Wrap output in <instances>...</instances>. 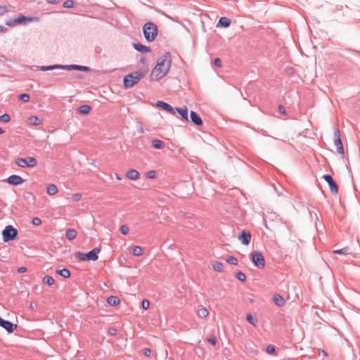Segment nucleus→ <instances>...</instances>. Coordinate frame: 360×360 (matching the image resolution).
<instances>
[{
  "label": "nucleus",
  "mask_w": 360,
  "mask_h": 360,
  "mask_svg": "<svg viewBox=\"0 0 360 360\" xmlns=\"http://www.w3.org/2000/svg\"><path fill=\"white\" fill-rule=\"evenodd\" d=\"M172 65V58L169 53H167L160 57L155 66L151 71L150 78L152 81H158L165 77L169 72Z\"/></svg>",
  "instance_id": "1"
},
{
  "label": "nucleus",
  "mask_w": 360,
  "mask_h": 360,
  "mask_svg": "<svg viewBox=\"0 0 360 360\" xmlns=\"http://www.w3.org/2000/svg\"><path fill=\"white\" fill-rule=\"evenodd\" d=\"M147 66L140 68L139 70L128 74L124 77V85L126 89H129L139 83L148 72Z\"/></svg>",
  "instance_id": "2"
},
{
  "label": "nucleus",
  "mask_w": 360,
  "mask_h": 360,
  "mask_svg": "<svg viewBox=\"0 0 360 360\" xmlns=\"http://www.w3.org/2000/svg\"><path fill=\"white\" fill-rule=\"evenodd\" d=\"M143 31L146 39L148 41H153L158 35L157 26L152 22L146 23L143 25Z\"/></svg>",
  "instance_id": "3"
},
{
  "label": "nucleus",
  "mask_w": 360,
  "mask_h": 360,
  "mask_svg": "<svg viewBox=\"0 0 360 360\" xmlns=\"http://www.w3.org/2000/svg\"><path fill=\"white\" fill-rule=\"evenodd\" d=\"M18 236V231L11 225H8L2 231V236L4 242L14 240Z\"/></svg>",
  "instance_id": "4"
},
{
  "label": "nucleus",
  "mask_w": 360,
  "mask_h": 360,
  "mask_svg": "<svg viewBox=\"0 0 360 360\" xmlns=\"http://www.w3.org/2000/svg\"><path fill=\"white\" fill-rule=\"evenodd\" d=\"M15 165L20 167H34L37 165V160L33 157H28L25 159L18 158L15 160Z\"/></svg>",
  "instance_id": "5"
},
{
  "label": "nucleus",
  "mask_w": 360,
  "mask_h": 360,
  "mask_svg": "<svg viewBox=\"0 0 360 360\" xmlns=\"http://www.w3.org/2000/svg\"><path fill=\"white\" fill-rule=\"evenodd\" d=\"M250 256L252 262L257 268L263 269L265 267V260L261 252L253 251Z\"/></svg>",
  "instance_id": "6"
},
{
  "label": "nucleus",
  "mask_w": 360,
  "mask_h": 360,
  "mask_svg": "<svg viewBox=\"0 0 360 360\" xmlns=\"http://www.w3.org/2000/svg\"><path fill=\"white\" fill-rule=\"evenodd\" d=\"M323 178L328 184L330 192L333 194H334V195L338 194V186L336 184V183L334 181V180L332 178V176L330 175H328V174H325V175L323 176Z\"/></svg>",
  "instance_id": "7"
},
{
  "label": "nucleus",
  "mask_w": 360,
  "mask_h": 360,
  "mask_svg": "<svg viewBox=\"0 0 360 360\" xmlns=\"http://www.w3.org/2000/svg\"><path fill=\"white\" fill-rule=\"evenodd\" d=\"M38 21H39V18L37 17H26V16L22 15V14H19L15 18V22H17L18 25H20V24L25 25L28 22H38Z\"/></svg>",
  "instance_id": "8"
},
{
  "label": "nucleus",
  "mask_w": 360,
  "mask_h": 360,
  "mask_svg": "<svg viewBox=\"0 0 360 360\" xmlns=\"http://www.w3.org/2000/svg\"><path fill=\"white\" fill-rule=\"evenodd\" d=\"M238 238L244 245H248L251 240V233L249 231L243 230Z\"/></svg>",
  "instance_id": "9"
},
{
  "label": "nucleus",
  "mask_w": 360,
  "mask_h": 360,
  "mask_svg": "<svg viewBox=\"0 0 360 360\" xmlns=\"http://www.w3.org/2000/svg\"><path fill=\"white\" fill-rule=\"evenodd\" d=\"M6 181L11 185L18 186L22 184L24 182V180L21 176L13 174L7 179Z\"/></svg>",
  "instance_id": "10"
},
{
  "label": "nucleus",
  "mask_w": 360,
  "mask_h": 360,
  "mask_svg": "<svg viewBox=\"0 0 360 360\" xmlns=\"http://www.w3.org/2000/svg\"><path fill=\"white\" fill-rule=\"evenodd\" d=\"M335 134L336 138L334 140V144L336 146L337 152L343 155L344 154V148H343V146H342L341 139L339 136V131L337 130V131L335 132Z\"/></svg>",
  "instance_id": "11"
},
{
  "label": "nucleus",
  "mask_w": 360,
  "mask_h": 360,
  "mask_svg": "<svg viewBox=\"0 0 360 360\" xmlns=\"http://www.w3.org/2000/svg\"><path fill=\"white\" fill-rule=\"evenodd\" d=\"M0 326L4 328L7 332L11 333L14 331V330L17 328L18 326L16 324L12 323L11 322H10L8 321L3 320Z\"/></svg>",
  "instance_id": "12"
},
{
  "label": "nucleus",
  "mask_w": 360,
  "mask_h": 360,
  "mask_svg": "<svg viewBox=\"0 0 360 360\" xmlns=\"http://www.w3.org/2000/svg\"><path fill=\"white\" fill-rule=\"evenodd\" d=\"M100 252H101V250L99 248H95L89 252L86 253V260L96 261L98 258V255Z\"/></svg>",
  "instance_id": "13"
},
{
  "label": "nucleus",
  "mask_w": 360,
  "mask_h": 360,
  "mask_svg": "<svg viewBox=\"0 0 360 360\" xmlns=\"http://www.w3.org/2000/svg\"><path fill=\"white\" fill-rule=\"evenodd\" d=\"M156 105L157 106L164 109L165 110L170 112L172 115L175 114V108L172 107L170 105L164 101H159L156 103Z\"/></svg>",
  "instance_id": "14"
},
{
  "label": "nucleus",
  "mask_w": 360,
  "mask_h": 360,
  "mask_svg": "<svg viewBox=\"0 0 360 360\" xmlns=\"http://www.w3.org/2000/svg\"><path fill=\"white\" fill-rule=\"evenodd\" d=\"M126 176L131 180H138L140 178V174L136 169H131L126 172Z\"/></svg>",
  "instance_id": "15"
},
{
  "label": "nucleus",
  "mask_w": 360,
  "mask_h": 360,
  "mask_svg": "<svg viewBox=\"0 0 360 360\" xmlns=\"http://www.w3.org/2000/svg\"><path fill=\"white\" fill-rule=\"evenodd\" d=\"M176 112H178L185 121H188V108L186 106L182 108H175Z\"/></svg>",
  "instance_id": "16"
},
{
  "label": "nucleus",
  "mask_w": 360,
  "mask_h": 360,
  "mask_svg": "<svg viewBox=\"0 0 360 360\" xmlns=\"http://www.w3.org/2000/svg\"><path fill=\"white\" fill-rule=\"evenodd\" d=\"M191 121L198 126H201L202 124V120L200 117L194 111H191Z\"/></svg>",
  "instance_id": "17"
},
{
  "label": "nucleus",
  "mask_w": 360,
  "mask_h": 360,
  "mask_svg": "<svg viewBox=\"0 0 360 360\" xmlns=\"http://www.w3.org/2000/svg\"><path fill=\"white\" fill-rule=\"evenodd\" d=\"M209 311L205 307L201 306L197 311V315L200 319L206 318L209 316Z\"/></svg>",
  "instance_id": "18"
},
{
  "label": "nucleus",
  "mask_w": 360,
  "mask_h": 360,
  "mask_svg": "<svg viewBox=\"0 0 360 360\" xmlns=\"http://www.w3.org/2000/svg\"><path fill=\"white\" fill-rule=\"evenodd\" d=\"M231 24L230 20L226 17H221L219 20L217 27L221 26L223 27H228Z\"/></svg>",
  "instance_id": "19"
},
{
  "label": "nucleus",
  "mask_w": 360,
  "mask_h": 360,
  "mask_svg": "<svg viewBox=\"0 0 360 360\" xmlns=\"http://www.w3.org/2000/svg\"><path fill=\"white\" fill-rule=\"evenodd\" d=\"M274 302L278 307H282L285 304V300L278 294L274 295Z\"/></svg>",
  "instance_id": "20"
},
{
  "label": "nucleus",
  "mask_w": 360,
  "mask_h": 360,
  "mask_svg": "<svg viewBox=\"0 0 360 360\" xmlns=\"http://www.w3.org/2000/svg\"><path fill=\"white\" fill-rule=\"evenodd\" d=\"M41 122V120L37 116H30L28 118V123L32 126H39Z\"/></svg>",
  "instance_id": "21"
},
{
  "label": "nucleus",
  "mask_w": 360,
  "mask_h": 360,
  "mask_svg": "<svg viewBox=\"0 0 360 360\" xmlns=\"http://www.w3.org/2000/svg\"><path fill=\"white\" fill-rule=\"evenodd\" d=\"M77 233L75 229H69L66 230L65 236L67 239L72 240L77 237Z\"/></svg>",
  "instance_id": "22"
},
{
  "label": "nucleus",
  "mask_w": 360,
  "mask_h": 360,
  "mask_svg": "<svg viewBox=\"0 0 360 360\" xmlns=\"http://www.w3.org/2000/svg\"><path fill=\"white\" fill-rule=\"evenodd\" d=\"M46 192L49 195H56L58 193L57 186L53 184H49L46 188Z\"/></svg>",
  "instance_id": "23"
},
{
  "label": "nucleus",
  "mask_w": 360,
  "mask_h": 360,
  "mask_svg": "<svg viewBox=\"0 0 360 360\" xmlns=\"http://www.w3.org/2000/svg\"><path fill=\"white\" fill-rule=\"evenodd\" d=\"M107 302L110 306H116L120 303V300L116 296H110L107 300Z\"/></svg>",
  "instance_id": "24"
},
{
  "label": "nucleus",
  "mask_w": 360,
  "mask_h": 360,
  "mask_svg": "<svg viewBox=\"0 0 360 360\" xmlns=\"http://www.w3.org/2000/svg\"><path fill=\"white\" fill-rule=\"evenodd\" d=\"M133 46L136 50L141 51V52H149L150 51V48H148L143 44H134Z\"/></svg>",
  "instance_id": "25"
},
{
  "label": "nucleus",
  "mask_w": 360,
  "mask_h": 360,
  "mask_svg": "<svg viewBox=\"0 0 360 360\" xmlns=\"http://www.w3.org/2000/svg\"><path fill=\"white\" fill-rule=\"evenodd\" d=\"M152 146L157 149H162L165 147V143L159 139L152 141Z\"/></svg>",
  "instance_id": "26"
},
{
  "label": "nucleus",
  "mask_w": 360,
  "mask_h": 360,
  "mask_svg": "<svg viewBox=\"0 0 360 360\" xmlns=\"http://www.w3.org/2000/svg\"><path fill=\"white\" fill-rule=\"evenodd\" d=\"M212 266L214 270L219 272H222L224 269L223 264L219 262H214L212 263Z\"/></svg>",
  "instance_id": "27"
},
{
  "label": "nucleus",
  "mask_w": 360,
  "mask_h": 360,
  "mask_svg": "<svg viewBox=\"0 0 360 360\" xmlns=\"http://www.w3.org/2000/svg\"><path fill=\"white\" fill-rule=\"evenodd\" d=\"M91 109V106H89L88 105H84L79 108V112L81 114L87 115L90 112Z\"/></svg>",
  "instance_id": "28"
},
{
  "label": "nucleus",
  "mask_w": 360,
  "mask_h": 360,
  "mask_svg": "<svg viewBox=\"0 0 360 360\" xmlns=\"http://www.w3.org/2000/svg\"><path fill=\"white\" fill-rule=\"evenodd\" d=\"M56 273L65 278H68L70 276V272L67 269H63L60 270H58V271H56Z\"/></svg>",
  "instance_id": "29"
},
{
  "label": "nucleus",
  "mask_w": 360,
  "mask_h": 360,
  "mask_svg": "<svg viewBox=\"0 0 360 360\" xmlns=\"http://www.w3.org/2000/svg\"><path fill=\"white\" fill-rule=\"evenodd\" d=\"M132 254L134 256H140L143 254V249L141 247L135 245L132 248Z\"/></svg>",
  "instance_id": "30"
},
{
  "label": "nucleus",
  "mask_w": 360,
  "mask_h": 360,
  "mask_svg": "<svg viewBox=\"0 0 360 360\" xmlns=\"http://www.w3.org/2000/svg\"><path fill=\"white\" fill-rule=\"evenodd\" d=\"M65 68L75 69V70H83V71H86L89 70L88 67L77 65H69V66L65 67Z\"/></svg>",
  "instance_id": "31"
},
{
  "label": "nucleus",
  "mask_w": 360,
  "mask_h": 360,
  "mask_svg": "<svg viewBox=\"0 0 360 360\" xmlns=\"http://www.w3.org/2000/svg\"><path fill=\"white\" fill-rule=\"evenodd\" d=\"M43 282L47 284L48 285H52L54 284L55 281L53 277L50 276H45L43 278Z\"/></svg>",
  "instance_id": "32"
},
{
  "label": "nucleus",
  "mask_w": 360,
  "mask_h": 360,
  "mask_svg": "<svg viewBox=\"0 0 360 360\" xmlns=\"http://www.w3.org/2000/svg\"><path fill=\"white\" fill-rule=\"evenodd\" d=\"M56 68L65 69V66L53 65V66H42L40 68L41 70H42V71H46V70H53V69H56Z\"/></svg>",
  "instance_id": "33"
},
{
  "label": "nucleus",
  "mask_w": 360,
  "mask_h": 360,
  "mask_svg": "<svg viewBox=\"0 0 360 360\" xmlns=\"http://www.w3.org/2000/svg\"><path fill=\"white\" fill-rule=\"evenodd\" d=\"M236 277L242 282H245L246 281V276L242 271L236 272Z\"/></svg>",
  "instance_id": "34"
},
{
  "label": "nucleus",
  "mask_w": 360,
  "mask_h": 360,
  "mask_svg": "<svg viewBox=\"0 0 360 360\" xmlns=\"http://www.w3.org/2000/svg\"><path fill=\"white\" fill-rule=\"evenodd\" d=\"M75 258L81 260V261H85L86 260V254H84L82 252H76L75 253Z\"/></svg>",
  "instance_id": "35"
},
{
  "label": "nucleus",
  "mask_w": 360,
  "mask_h": 360,
  "mask_svg": "<svg viewBox=\"0 0 360 360\" xmlns=\"http://www.w3.org/2000/svg\"><path fill=\"white\" fill-rule=\"evenodd\" d=\"M226 260L228 263H229L231 264H233V265L238 264V259L233 256H228Z\"/></svg>",
  "instance_id": "36"
},
{
  "label": "nucleus",
  "mask_w": 360,
  "mask_h": 360,
  "mask_svg": "<svg viewBox=\"0 0 360 360\" xmlns=\"http://www.w3.org/2000/svg\"><path fill=\"white\" fill-rule=\"evenodd\" d=\"M333 253L338 255H347L348 254V248H345L340 250H334Z\"/></svg>",
  "instance_id": "37"
},
{
  "label": "nucleus",
  "mask_w": 360,
  "mask_h": 360,
  "mask_svg": "<svg viewBox=\"0 0 360 360\" xmlns=\"http://www.w3.org/2000/svg\"><path fill=\"white\" fill-rule=\"evenodd\" d=\"M246 319H247V321L250 323H251L254 326H256L257 322H256V321L255 320V318L253 317V316L251 314H248L247 315Z\"/></svg>",
  "instance_id": "38"
},
{
  "label": "nucleus",
  "mask_w": 360,
  "mask_h": 360,
  "mask_svg": "<svg viewBox=\"0 0 360 360\" xmlns=\"http://www.w3.org/2000/svg\"><path fill=\"white\" fill-rule=\"evenodd\" d=\"M11 117L8 114H4L1 116H0V121L4 123H7L10 121Z\"/></svg>",
  "instance_id": "39"
},
{
  "label": "nucleus",
  "mask_w": 360,
  "mask_h": 360,
  "mask_svg": "<svg viewBox=\"0 0 360 360\" xmlns=\"http://www.w3.org/2000/svg\"><path fill=\"white\" fill-rule=\"evenodd\" d=\"M75 6V3L72 0H66L63 3V6L65 8H73Z\"/></svg>",
  "instance_id": "40"
},
{
  "label": "nucleus",
  "mask_w": 360,
  "mask_h": 360,
  "mask_svg": "<svg viewBox=\"0 0 360 360\" xmlns=\"http://www.w3.org/2000/svg\"><path fill=\"white\" fill-rule=\"evenodd\" d=\"M82 194L81 193H74L72 195L71 198L73 201H79L82 199Z\"/></svg>",
  "instance_id": "41"
},
{
  "label": "nucleus",
  "mask_w": 360,
  "mask_h": 360,
  "mask_svg": "<svg viewBox=\"0 0 360 360\" xmlns=\"http://www.w3.org/2000/svg\"><path fill=\"white\" fill-rule=\"evenodd\" d=\"M120 231L123 235H127L129 231V227L127 225H122L120 227Z\"/></svg>",
  "instance_id": "42"
},
{
  "label": "nucleus",
  "mask_w": 360,
  "mask_h": 360,
  "mask_svg": "<svg viewBox=\"0 0 360 360\" xmlns=\"http://www.w3.org/2000/svg\"><path fill=\"white\" fill-rule=\"evenodd\" d=\"M266 352L269 354H275L276 350H275L274 346H273V345L267 346Z\"/></svg>",
  "instance_id": "43"
},
{
  "label": "nucleus",
  "mask_w": 360,
  "mask_h": 360,
  "mask_svg": "<svg viewBox=\"0 0 360 360\" xmlns=\"http://www.w3.org/2000/svg\"><path fill=\"white\" fill-rule=\"evenodd\" d=\"M6 25L9 27H14L18 25L17 22H15V18L13 19H10L6 22Z\"/></svg>",
  "instance_id": "44"
},
{
  "label": "nucleus",
  "mask_w": 360,
  "mask_h": 360,
  "mask_svg": "<svg viewBox=\"0 0 360 360\" xmlns=\"http://www.w3.org/2000/svg\"><path fill=\"white\" fill-rule=\"evenodd\" d=\"M20 99L23 102H28L30 100V96L27 94H20Z\"/></svg>",
  "instance_id": "45"
},
{
  "label": "nucleus",
  "mask_w": 360,
  "mask_h": 360,
  "mask_svg": "<svg viewBox=\"0 0 360 360\" xmlns=\"http://www.w3.org/2000/svg\"><path fill=\"white\" fill-rule=\"evenodd\" d=\"M142 307L144 309H148L150 307V302L148 300H143L142 301Z\"/></svg>",
  "instance_id": "46"
},
{
  "label": "nucleus",
  "mask_w": 360,
  "mask_h": 360,
  "mask_svg": "<svg viewBox=\"0 0 360 360\" xmlns=\"http://www.w3.org/2000/svg\"><path fill=\"white\" fill-rule=\"evenodd\" d=\"M147 177L150 179H155L156 177V172L155 171H149L146 173Z\"/></svg>",
  "instance_id": "47"
},
{
  "label": "nucleus",
  "mask_w": 360,
  "mask_h": 360,
  "mask_svg": "<svg viewBox=\"0 0 360 360\" xmlns=\"http://www.w3.org/2000/svg\"><path fill=\"white\" fill-rule=\"evenodd\" d=\"M32 224L35 226H39L41 224V220L38 217H34L32 219Z\"/></svg>",
  "instance_id": "48"
},
{
  "label": "nucleus",
  "mask_w": 360,
  "mask_h": 360,
  "mask_svg": "<svg viewBox=\"0 0 360 360\" xmlns=\"http://www.w3.org/2000/svg\"><path fill=\"white\" fill-rule=\"evenodd\" d=\"M214 64L219 68L221 67L222 65L221 60L219 58H215L214 60Z\"/></svg>",
  "instance_id": "49"
},
{
  "label": "nucleus",
  "mask_w": 360,
  "mask_h": 360,
  "mask_svg": "<svg viewBox=\"0 0 360 360\" xmlns=\"http://www.w3.org/2000/svg\"><path fill=\"white\" fill-rule=\"evenodd\" d=\"M245 349L247 351H248L250 353H252V352H255L254 348L252 346L248 345V344H245Z\"/></svg>",
  "instance_id": "50"
},
{
  "label": "nucleus",
  "mask_w": 360,
  "mask_h": 360,
  "mask_svg": "<svg viewBox=\"0 0 360 360\" xmlns=\"http://www.w3.org/2000/svg\"><path fill=\"white\" fill-rule=\"evenodd\" d=\"M143 354L146 356H150L151 355V350L150 349L146 348L143 349Z\"/></svg>",
  "instance_id": "51"
},
{
  "label": "nucleus",
  "mask_w": 360,
  "mask_h": 360,
  "mask_svg": "<svg viewBox=\"0 0 360 360\" xmlns=\"http://www.w3.org/2000/svg\"><path fill=\"white\" fill-rule=\"evenodd\" d=\"M17 271L18 273H24V272H26L27 271V269L26 267L21 266V267L18 268Z\"/></svg>",
  "instance_id": "52"
},
{
  "label": "nucleus",
  "mask_w": 360,
  "mask_h": 360,
  "mask_svg": "<svg viewBox=\"0 0 360 360\" xmlns=\"http://www.w3.org/2000/svg\"><path fill=\"white\" fill-rule=\"evenodd\" d=\"M278 110L281 113L283 114V115H285V108L282 105H279L278 106Z\"/></svg>",
  "instance_id": "53"
},
{
  "label": "nucleus",
  "mask_w": 360,
  "mask_h": 360,
  "mask_svg": "<svg viewBox=\"0 0 360 360\" xmlns=\"http://www.w3.org/2000/svg\"><path fill=\"white\" fill-rule=\"evenodd\" d=\"M208 342L212 344V345H216V340L214 338H210L208 339Z\"/></svg>",
  "instance_id": "54"
},
{
  "label": "nucleus",
  "mask_w": 360,
  "mask_h": 360,
  "mask_svg": "<svg viewBox=\"0 0 360 360\" xmlns=\"http://www.w3.org/2000/svg\"><path fill=\"white\" fill-rule=\"evenodd\" d=\"M7 29L4 26H0V32H6Z\"/></svg>",
  "instance_id": "55"
},
{
  "label": "nucleus",
  "mask_w": 360,
  "mask_h": 360,
  "mask_svg": "<svg viewBox=\"0 0 360 360\" xmlns=\"http://www.w3.org/2000/svg\"><path fill=\"white\" fill-rule=\"evenodd\" d=\"M140 63H142V64H146V58L145 57L142 58L140 60Z\"/></svg>",
  "instance_id": "56"
},
{
  "label": "nucleus",
  "mask_w": 360,
  "mask_h": 360,
  "mask_svg": "<svg viewBox=\"0 0 360 360\" xmlns=\"http://www.w3.org/2000/svg\"><path fill=\"white\" fill-rule=\"evenodd\" d=\"M0 10H2V11H6V6H1Z\"/></svg>",
  "instance_id": "57"
},
{
  "label": "nucleus",
  "mask_w": 360,
  "mask_h": 360,
  "mask_svg": "<svg viewBox=\"0 0 360 360\" xmlns=\"http://www.w3.org/2000/svg\"><path fill=\"white\" fill-rule=\"evenodd\" d=\"M116 179H117V180H118V181H120V180H121V179H122V178H121L119 175H117Z\"/></svg>",
  "instance_id": "58"
},
{
  "label": "nucleus",
  "mask_w": 360,
  "mask_h": 360,
  "mask_svg": "<svg viewBox=\"0 0 360 360\" xmlns=\"http://www.w3.org/2000/svg\"><path fill=\"white\" fill-rule=\"evenodd\" d=\"M33 307H34L33 303H32V302H31V303L30 304V308H33Z\"/></svg>",
  "instance_id": "59"
},
{
  "label": "nucleus",
  "mask_w": 360,
  "mask_h": 360,
  "mask_svg": "<svg viewBox=\"0 0 360 360\" xmlns=\"http://www.w3.org/2000/svg\"><path fill=\"white\" fill-rule=\"evenodd\" d=\"M4 133V131L2 130L1 128H0V134H3Z\"/></svg>",
  "instance_id": "60"
},
{
  "label": "nucleus",
  "mask_w": 360,
  "mask_h": 360,
  "mask_svg": "<svg viewBox=\"0 0 360 360\" xmlns=\"http://www.w3.org/2000/svg\"><path fill=\"white\" fill-rule=\"evenodd\" d=\"M115 332H116V330L114 329L113 331H112V334H115Z\"/></svg>",
  "instance_id": "61"
},
{
  "label": "nucleus",
  "mask_w": 360,
  "mask_h": 360,
  "mask_svg": "<svg viewBox=\"0 0 360 360\" xmlns=\"http://www.w3.org/2000/svg\"><path fill=\"white\" fill-rule=\"evenodd\" d=\"M115 332H116V330L114 329L113 331H112V334H115Z\"/></svg>",
  "instance_id": "62"
},
{
  "label": "nucleus",
  "mask_w": 360,
  "mask_h": 360,
  "mask_svg": "<svg viewBox=\"0 0 360 360\" xmlns=\"http://www.w3.org/2000/svg\"><path fill=\"white\" fill-rule=\"evenodd\" d=\"M322 353H323V355L326 356V353H324V351H322Z\"/></svg>",
  "instance_id": "63"
},
{
  "label": "nucleus",
  "mask_w": 360,
  "mask_h": 360,
  "mask_svg": "<svg viewBox=\"0 0 360 360\" xmlns=\"http://www.w3.org/2000/svg\"><path fill=\"white\" fill-rule=\"evenodd\" d=\"M322 353H323V355L326 356V353H324V351H322Z\"/></svg>",
  "instance_id": "64"
}]
</instances>
